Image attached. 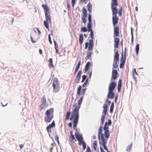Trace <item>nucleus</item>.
<instances>
[{
  "label": "nucleus",
  "instance_id": "1",
  "mask_svg": "<svg viewBox=\"0 0 152 152\" xmlns=\"http://www.w3.org/2000/svg\"><path fill=\"white\" fill-rule=\"evenodd\" d=\"M70 108L66 113L65 118L66 120H68L69 119L70 121H72L79 116V115L78 113L77 108H75V109H73L72 112L70 111Z\"/></svg>",
  "mask_w": 152,
  "mask_h": 152
},
{
  "label": "nucleus",
  "instance_id": "2",
  "mask_svg": "<svg viewBox=\"0 0 152 152\" xmlns=\"http://www.w3.org/2000/svg\"><path fill=\"white\" fill-rule=\"evenodd\" d=\"M113 37H116L114 39V49L118 48L119 46L120 39L117 37L119 34V28L118 26H116L114 28Z\"/></svg>",
  "mask_w": 152,
  "mask_h": 152
},
{
  "label": "nucleus",
  "instance_id": "3",
  "mask_svg": "<svg viewBox=\"0 0 152 152\" xmlns=\"http://www.w3.org/2000/svg\"><path fill=\"white\" fill-rule=\"evenodd\" d=\"M54 108H51L47 110L45 113L46 116L44 118V120L46 122L50 123L53 118Z\"/></svg>",
  "mask_w": 152,
  "mask_h": 152
},
{
  "label": "nucleus",
  "instance_id": "4",
  "mask_svg": "<svg viewBox=\"0 0 152 152\" xmlns=\"http://www.w3.org/2000/svg\"><path fill=\"white\" fill-rule=\"evenodd\" d=\"M42 6L45 13V20L49 21V23H51V18L50 13L49 9L46 4H42Z\"/></svg>",
  "mask_w": 152,
  "mask_h": 152
},
{
  "label": "nucleus",
  "instance_id": "5",
  "mask_svg": "<svg viewBox=\"0 0 152 152\" xmlns=\"http://www.w3.org/2000/svg\"><path fill=\"white\" fill-rule=\"evenodd\" d=\"M114 54L113 62V69H117L118 67V62L119 61V54L118 49H114Z\"/></svg>",
  "mask_w": 152,
  "mask_h": 152
},
{
  "label": "nucleus",
  "instance_id": "6",
  "mask_svg": "<svg viewBox=\"0 0 152 152\" xmlns=\"http://www.w3.org/2000/svg\"><path fill=\"white\" fill-rule=\"evenodd\" d=\"M118 0H111V8L112 11V15L117 14L118 9L117 7L118 6Z\"/></svg>",
  "mask_w": 152,
  "mask_h": 152
},
{
  "label": "nucleus",
  "instance_id": "7",
  "mask_svg": "<svg viewBox=\"0 0 152 152\" xmlns=\"http://www.w3.org/2000/svg\"><path fill=\"white\" fill-rule=\"evenodd\" d=\"M52 84L53 87V92L57 93L60 90V87L59 86V81L57 78L55 77L54 78Z\"/></svg>",
  "mask_w": 152,
  "mask_h": 152
},
{
  "label": "nucleus",
  "instance_id": "8",
  "mask_svg": "<svg viewBox=\"0 0 152 152\" xmlns=\"http://www.w3.org/2000/svg\"><path fill=\"white\" fill-rule=\"evenodd\" d=\"M82 86L81 85H80L78 86L77 89V93L76 96V99H77L79 97L78 96H80V94H82L84 95L85 91L86 90V88H83L82 89Z\"/></svg>",
  "mask_w": 152,
  "mask_h": 152
},
{
  "label": "nucleus",
  "instance_id": "9",
  "mask_svg": "<svg viewBox=\"0 0 152 152\" xmlns=\"http://www.w3.org/2000/svg\"><path fill=\"white\" fill-rule=\"evenodd\" d=\"M82 12L83 15H82L81 20L84 24H85L86 22V18L88 14L86 9L83 7L82 9Z\"/></svg>",
  "mask_w": 152,
  "mask_h": 152
},
{
  "label": "nucleus",
  "instance_id": "10",
  "mask_svg": "<svg viewBox=\"0 0 152 152\" xmlns=\"http://www.w3.org/2000/svg\"><path fill=\"white\" fill-rule=\"evenodd\" d=\"M41 104L39 106V108L40 110L44 109L45 107L47 106L46 99L45 96H43V97L41 99Z\"/></svg>",
  "mask_w": 152,
  "mask_h": 152
},
{
  "label": "nucleus",
  "instance_id": "11",
  "mask_svg": "<svg viewBox=\"0 0 152 152\" xmlns=\"http://www.w3.org/2000/svg\"><path fill=\"white\" fill-rule=\"evenodd\" d=\"M118 72L116 69H113L112 72V76L110 79V81L115 80L118 78Z\"/></svg>",
  "mask_w": 152,
  "mask_h": 152
},
{
  "label": "nucleus",
  "instance_id": "12",
  "mask_svg": "<svg viewBox=\"0 0 152 152\" xmlns=\"http://www.w3.org/2000/svg\"><path fill=\"white\" fill-rule=\"evenodd\" d=\"M116 85L117 84L113 80L110 81V82L109 85L108 90L114 91Z\"/></svg>",
  "mask_w": 152,
  "mask_h": 152
},
{
  "label": "nucleus",
  "instance_id": "13",
  "mask_svg": "<svg viewBox=\"0 0 152 152\" xmlns=\"http://www.w3.org/2000/svg\"><path fill=\"white\" fill-rule=\"evenodd\" d=\"M117 15L114 14L113 15H112V23L114 27H115V26L117 24L118 21V18L117 16Z\"/></svg>",
  "mask_w": 152,
  "mask_h": 152
},
{
  "label": "nucleus",
  "instance_id": "14",
  "mask_svg": "<svg viewBox=\"0 0 152 152\" xmlns=\"http://www.w3.org/2000/svg\"><path fill=\"white\" fill-rule=\"evenodd\" d=\"M103 110L102 111V115L101 117L105 118L108 111V105L106 104H104L103 106Z\"/></svg>",
  "mask_w": 152,
  "mask_h": 152
},
{
  "label": "nucleus",
  "instance_id": "15",
  "mask_svg": "<svg viewBox=\"0 0 152 152\" xmlns=\"http://www.w3.org/2000/svg\"><path fill=\"white\" fill-rule=\"evenodd\" d=\"M114 91L108 90V93L107 96V98L108 99H113L115 96Z\"/></svg>",
  "mask_w": 152,
  "mask_h": 152
},
{
  "label": "nucleus",
  "instance_id": "16",
  "mask_svg": "<svg viewBox=\"0 0 152 152\" xmlns=\"http://www.w3.org/2000/svg\"><path fill=\"white\" fill-rule=\"evenodd\" d=\"M79 116H78L73 120L72 122L73 123V128L74 129H77V126L78 122Z\"/></svg>",
  "mask_w": 152,
  "mask_h": 152
},
{
  "label": "nucleus",
  "instance_id": "17",
  "mask_svg": "<svg viewBox=\"0 0 152 152\" xmlns=\"http://www.w3.org/2000/svg\"><path fill=\"white\" fill-rule=\"evenodd\" d=\"M91 66H93V65L91 64V63L90 61L87 62L85 66L84 69V73H85L87 71H88L89 69V67Z\"/></svg>",
  "mask_w": 152,
  "mask_h": 152
},
{
  "label": "nucleus",
  "instance_id": "18",
  "mask_svg": "<svg viewBox=\"0 0 152 152\" xmlns=\"http://www.w3.org/2000/svg\"><path fill=\"white\" fill-rule=\"evenodd\" d=\"M103 126H100V127L98 129V139L99 140V142L100 144H101V142L100 141V136H101L102 135V128Z\"/></svg>",
  "mask_w": 152,
  "mask_h": 152
},
{
  "label": "nucleus",
  "instance_id": "19",
  "mask_svg": "<svg viewBox=\"0 0 152 152\" xmlns=\"http://www.w3.org/2000/svg\"><path fill=\"white\" fill-rule=\"evenodd\" d=\"M92 51H89L87 50V55L85 57V59H89L91 60V56L92 54Z\"/></svg>",
  "mask_w": 152,
  "mask_h": 152
},
{
  "label": "nucleus",
  "instance_id": "20",
  "mask_svg": "<svg viewBox=\"0 0 152 152\" xmlns=\"http://www.w3.org/2000/svg\"><path fill=\"white\" fill-rule=\"evenodd\" d=\"M100 137L102 140L101 143L102 145H106L108 138L105 137L104 138L103 136Z\"/></svg>",
  "mask_w": 152,
  "mask_h": 152
},
{
  "label": "nucleus",
  "instance_id": "21",
  "mask_svg": "<svg viewBox=\"0 0 152 152\" xmlns=\"http://www.w3.org/2000/svg\"><path fill=\"white\" fill-rule=\"evenodd\" d=\"M126 59V56H124L123 50L121 54V57L120 59V63L125 64Z\"/></svg>",
  "mask_w": 152,
  "mask_h": 152
},
{
  "label": "nucleus",
  "instance_id": "22",
  "mask_svg": "<svg viewBox=\"0 0 152 152\" xmlns=\"http://www.w3.org/2000/svg\"><path fill=\"white\" fill-rule=\"evenodd\" d=\"M104 132V134L102 133V135L101 136H103L105 138H108L110 136V133L109 130L108 131H105Z\"/></svg>",
  "mask_w": 152,
  "mask_h": 152
},
{
  "label": "nucleus",
  "instance_id": "23",
  "mask_svg": "<svg viewBox=\"0 0 152 152\" xmlns=\"http://www.w3.org/2000/svg\"><path fill=\"white\" fill-rule=\"evenodd\" d=\"M83 40L84 39L83 35L82 34H79V41L80 46H81L83 41Z\"/></svg>",
  "mask_w": 152,
  "mask_h": 152
},
{
  "label": "nucleus",
  "instance_id": "24",
  "mask_svg": "<svg viewBox=\"0 0 152 152\" xmlns=\"http://www.w3.org/2000/svg\"><path fill=\"white\" fill-rule=\"evenodd\" d=\"M70 136L69 137V140L70 142H72V140L75 139L74 135L73 134V131H70Z\"/></svg>",
  "mask_w": 152,
  "mask_h": 152
},
{
  "label": "nucleus",
  "instance_id": "25",
  "mask_svg": "<svg viewBox=\"0 0 152 152\" xmlns=\"http://www.w3.org/2000/svg\"><path fill=\"white\" fill-rule=\"evenodd\" d=\"M88 44H89V48H92L93 50L94 44L93 39H89V42H88Z\"/></svg>",
  "mask_w": 152,
  "mask_h": 152
},
{
  "label": "nucleus",
  "instance_id": "26",
  "mask_svg": "<svg viewBox=\"0 0 152 152\" xmlns=\"http://www.w3.org/2000/svg\"><path fill=\"white\" fill-rule=\"evenodd\" d=\"M92 23H88L87 24V31L89 32L90 31H92L93 30L92 28Z\"/></svg>",
  "mask_w": 152,
  "mask_h": 152
},
{
  "label": "nucleus",
  "instance_id": "27",
  "mask_svg": "<svg viewBox=\"0 0 152 152\" xmlns=\"http://www.w3.org/2000/svg\"><path fill=\"white\" fill-rule=\"evenodd\" d=\"M75 137L77 140V138L79 140H83V136L82 134H80L79 133H78V135H77L76 133H75Z\"/></svg>",
  "mask_w": 152,
  "mask_h": 152
},
{
  "label": "nucleus",
  "instance_id": "28",
  "mask_svg": "<svg viewBox=\"0 0 152 152\" xmlns=\"http://www.w3.org/2000/svg\"><path fill=\"white\" fill-rule=\"evenodd\" d=\"M87 10L89 11L90 13H91L92 12V5L90 3H88L87 6Z\"/></svg>",
  "mask_w": 152,
  "mask_h": 152
},
{
  "label": "nucleus",
  "instance_id": "29",
  "mask_svg": "<svg viewBox=\"0 0 152 152\" xmlns=\"http://www.w3.org/2000/svg\"><path fill=\"white\" fill-rule=\"evenodd\" d=\"M46 130L48 132V134L50 137L53 140V138L52 137H51L50 135V133H51L52 132L51 128L48 126L46 128Z\"/></svg>",
  "mask_w": 152,
  "mask_h": 152
},
{
  "label": "nucleus",
  "instance_id": "30",
  "mask_svg": "<svg viewBox=\"0 0 152 152\" xmlns=\"http://www.w3.org/2000/svg\"><path fill=\"white\" fill-rule=\"evenodd\" d=\"M49 21L45 20L44 21V24L45 27L49 30Z\"/></svg>",
  "mask_w": 152,
  "mask_h": 152
},
{
  "label": "nucleus",
  "instance_id": "31",
  "mask_svg": "<svg viewBox=\"0 0 152 152\" xmlns=\"http://www.w3.org/2000/svg\"><path fill=\"white\" fill-rule=\"evenodd\" d=\"M88 48V50L89 51H93L92 48H89V44H88V42H86L85 43V49H86Z\"/></svg>",
  "mask_w": 152,
  "mask_h": 152
},
{
  "label": "nucleus",
  "instance_id": "32",
  "mask_svg": "<svg viewBox=\"0 0 152 152\" xmlns=\"http://www.w3.org/2000/svg\"><path fill=\"white\" fill-rule=\"evenodd\" d=\"M131 43L133 44L134 42V36L133 33V29L132 27H131Z\"/></svg>",
  "mask_w": 152,
  "mask_h": 152
},
{
  "label": "nucleus",
  "instance_id": "33",
  "mask_svg": "<svg viewBox=\"0 0 152 152\" xmlns=\"http://www.w3.org/2000/svg\"><path fill=\"white\" fill-rule=\"evenodd\" d=\"M81 77V76L77 75L76 78L75 79V81L77 83H78L79 82V81L80 80Z\"/></svg>",
  "mask_w": 152,
  "mask_h": 152
},
{
  "label": "nucleus",
  "instance_id": "34",
  "mask_svg": "<svg viewBox=\"0 0 152 152\" xmlns=\"http://www.w3.org/2000/svg\"><path fill=\"white\" fill-rule=\"evenodd\" d=\"M139 50V44H137L136 45L135 47V52L136 55H138Z\"/></svg>",
  "mask_w": 152,
  "mask_h": 152
},
{
  "label": "nucleus",
  "instance_id": "35",
  "mask_svg": "<svg viewBox=\"0 0 152 152\" xmlns=\"http://www.w3.org/2000/svg\"><path fill=\"white\" fill-rule=\"evenodd\" d=\"M114 102H112L110 105V113H112L113 112V110L114 107Z\"/></svg>",
  "mask_w": 152,
  "mask_h": 152
},
{
  "label": "nucleus",
  "instance_id": "36",
  "mask_svg": "<svg viewBox=\"0 0 152 152\" xmlns=\"http://www.w3.org/2000/svg\"><path fill=\"white\" fill-rule=\"evenodd\" d=\"M73 107H75L74 109H75V108H77V111H78V114H79V110L80 107V106L78 105V106L77 105V104L76 103H74L73 105Z\"/></svg>",
  "mask_w": 152,
  "mask_h": 152
},
{
  "label": "nucleus",
  "instance_id": "37",
  "mask_svg": "<svg viewBox=\"0 0 152 152\" xmlns=\"http://www.w3.org/2000/svg\"><path fill=\"white\" fill-rule=\"evenodd\" d=\"M83 96H81L79 99L78 100V105L80 106L83 100Z\"/></svg>",
  "mask_w": 152,
  "mask_h": 152
},
{
  "label": "nucleus",
  "instance_id": "38",
  "mask_svg": "<svg viewBox=\"0 0 152 152\" xmlns=\"http://www.w3.org/2000/svg\"><path fill=\"white\" fill-rule=\"evenodd\" d=\"M122 6H121L119 9L118 11V13L119 16H121L122 15Z\"/></svg>",
  "mask_w": 152,
  "mask_h": 152
},
{
  "label": "nucleus",
  "instance_id": "39",
  "mask_svg": "<svg viewBox=\"0 0 152 152\" xmlns=\"http://www.w3.org/2000/svg\"><path fill=\"white\" fill-rule=\"evenodd\" d=\"M87 31V27L85 26L81 27L80 28V31L81 32H85Z\"/></svg>",
  "mask_w": 152,
  "mask_h": 152
},
{
  "label": "nucleus",
  "instance_id": "40",
  "mask_svg": "<svg viewBox=\"0 0 152 152\" xmlns=\"http://www.w3.org/2000/svg\"><path fill=\"white\" fill-rule=\"evenodd\" d=\"M132 142L129 145L126 147V151H129L132 148Z\"/></svg>",
  "mask_w": 152,
  "mask_h": 152
},
{
  "label": "nucleus",
  "instance_id": "41",
  "mask_svg": "<svg viewBox=\"0 0 152 152\" xmlns=\"http://www.w3.org/2000/svg\"><path fill=\"white\" fill-rule=\"evenodd\" d=\"M87 76L86 75H83L82 76V80L81 82L83 83L87 79Z\"/></svg>",
  "mask_w": 152,
  "mask_h": 152
},
{
  "label": "nucleus",
  "instance_id": "42",
  "mask_svg": "<svg viewBox=\"0 0 152 152\" xmlns=\"http://www.w3.org/2000/svg\"><path fill=\"white\" fill-rule=\"evenodd\" d=\"M77 140L78 141V144L80 145H83L86 143V142H84L83 140H79V139H78L77 138Z\"/></svg>",
  "mask_w": 152,
  "mask_h": 152
},
{
  "label": "nucleus",
  "instance_id": "43",
  "mask_svg": "<svg viewBox=\"0 0 152 152\" xmlns=\"http://www.w3.org/2000/svg\"><path fill=\"white\" fill-rule=\"evenodd\" d=\"M49 62L50 65V66L51 67H53L54 66L53 63V59L52 58H51L49 59Z\"/></svg>",
  "mask_w": 152,
  "mask_h": 152
},
{
  "label": "nucleus",
  "instance_id": "44",
  "mask_svg": "<svg viewBox=\"0 0 152 152\" xmlns=\"http://www.w3.org/2000/svg\"><path fill=\"white\" fill-rule=\"evenodd\" d=\"M88 23H92V16L90 13L88 14Z\"/></svg>",
  "mask_w": 152,
  "mask_h": 152
},
{
  "label": "nucleus",
  "instance_id": "45",
  "mask_svg": "<svg viewBox=\"0 0 152 152\" xmlns=\"http://www.w3.org/2000/svg\"><path fill=\"white\" fill-rule=\"evenodd\" d=\"M88 78L86 79L85 80L84 83L83 84L82 86L83 87H84L87 85L88 83Z\"/></svg>",
  "mask_w": 152,
  "mask_h": 152
},
{
  "label": "nucleus",
  "instance_id": "46",
  "mask_svg": "<svg viewBox=\"0 0 152 152\" xmlns=\"http://www.w3.org/2000/svg\"><path fill=\"white\" fill-rule=\"evenodd\" d=\"M105 118L101 117L100 126H102L104 124V121Z\"/></svg>",
  "mask_w": 152,
  "mask_h": 152
},
{
  "label": "nucleus",
  "instance_id": "47",
  "mask_svg": "<svg viewBox=\"0 0 152 152\" xmlns=\"http://www.w3.org/2000/svg\"><path fill=\"white\" fill-rule=\"evenodd\" d=\"M90 34H89V36H90V37H91V39H93L94 38V32H93V31H90Z\"/></svg>",
  "mask_w": 152,
  "mask_h": 152
},
{
  "label": "nucleus",
  "instance_id": "48",
  "mask_svg": "<svg viewBox=\"0 0 152 152\" xmlns=\"http://www.w3.org/2000/svg\"><path fill=\"white\" fill-rule=\"evenodd\" d=\"M122 86V80L120 78L118 82V86Z\"/></svg>",
  "mask_w": 152,
  "mask_h": 152
},
{
  "label": "nucleus",
  "instance_id": "49",
  "mask_svg": "<svg viewBox=\"0 0 152 152\" xmlns=\"http://www.w3.org/2000/svg\"><path fill=\"white\" fill-rule=\"evenodd\" d=\"M109 126H106V125L104 126L103 128V129L104 131H108L109 130Z\"/></svg>",
  "mask_w": 152,
  "mask_h": 152
},
{
  "label": "nucleus",
  "instance_id": "50",
  "mask_svg": "<svg viewBox=\"0 0 152 152\" xmlns=\"http://www.w3.org/2000/svg\"><path fill=\"white\" fill-rule=\"evenodd\" d=\"M53 42L54 44V48H58V46L57 44V43L56 41L53 39Z\"/></svg>",
  "mask_w": 152,
  "mask_h": 152
},
{
  "label": "nucleus",
  "instance_id": "51",
  "mask_svg": "<svg viewBox=\"0 0 152 152\" xmlns=\"http://www.w3.org/2000/svg\"><path fill=\"white\" fill-rule=\"evenodd\" d=\"M48 39L50 43V44H52V42L51 41V38L50 37V34H49L48 35Z\"/></svg>",
  "mask_w": 152,
  "mask_h": 152
},
{
  "label": "nucleus",
  "instance_id": "52",
  "mask_svg": "<svg viewBox=\"0 0 152 152\" xmlns=\"http://www.w3.org/2000/svg\"><path fill=\"white\" fill-rule=\"evenodd\" d=\"M80 65H81V60H80V61H79L78 62L75 68L79 69Z\"/></svg>",
  "mask_w": 152,
  "mask_h": 152
},
{
  "label": "nucleus",
  "instance_id": "53",
  "mask_svg": "<svg viewBox=\"0 0 152 152\" xmlns=\"http://www.w3.org/2000/svg\"><path fill=\"white\" fill-rule=\"evenodd\" d=\"M85 152H91V148L89 146H87L86 150Z\"/></svg>",
  "mask_w": 152,
  "mask_h": 152
},
{
  "label": "nucleus",
  "instance_id": "54",
  "mask_svg": "<svg viewBox=\"0 0 152 152\" xmlns=\"http://www.w3.org/2000/svg\"><path fill=\"white\" fill-rule=\"evenodd\" d=\"M102 146H103L104 149L105 150H106L107 151L108 150V148L107 146L106 145H102Z\"/></svg>",
  "mask_w": 152,
  "mask_h": 152
},
{
  "label": "nucleus",
  "instance_id": "55",
  "mask_svg": "<svg viewBox=\"0 0 152 152\" xmlns=\"http://www.w3.org/2000/svg\"><path fill=\"white\" fill-rule=\"evenodd\" d=\"M82 147L83 150H84L86 147V143L82 145Z\"/></svg>",
  "mask_w": 152,
  "mask_h": 152
},
{
  "label": "nucleus",
  "instance_id": "56",
  "mask_svg": "<svg viewBox=\"0 0 152 152\" xmlns=\"http://www.w3.org/2000/svg\"><path fill=\"white\" fill-rule=\"evenodd\" d=\"M97 146V141L95 140L93 142V147H96Z\"/></svg>",
  "mask_w": 152,
  "mask_h": 152
},
{
  "label": "nucleus",
  "instance_id": "57",
  "mask_svg": "<svg viewBox=\"0 0 152 152\" xmlns=\"http://www.w3.org/2000/svg\"><path fill=\"white\" fill-rule=\"evenodd\" d=\"M132 75L133 77L134 78V80L135 81V83H136L137 81H136V77L135 76L134 74V72H133Z\"/></svg>",
  "mask_w": 152,
  "mask_h": 152
},
{
  "label": "nucleus",
  "instance_id": "58",
  "mask_svg": "<svg viewBox=\"0 0 152 152\" xmlns=\"http://www.w3.org/2000/svg\"><path fill=\"white\" fill-rule=\"evenodd\" d=\"M121 87L122 86H118L117 90H118V92H120Z\"/></svg>",
  "mask_w": 152,
  "mask_h": 152
},
{
  "label": "nucleus",
  "instance_id": "59",
  "mask_svg": "<svg viewBox=\"0 0 152 152\" xmlns=\"http://www.w3.org/2000/svg\"><path fill=\"white\" fill-rule=\"evenodd\" d=\"M92 71L91 70V71L90 72L89 74V76L88 79H90L92 75Z\"/></svg>",
  "mask_w": 152,
  "mask_h": 152
},
{
  "label": "nucleus",
  "instance_id": "60",
  "mask_svg": "<svg viewBox=\"0 0 152 152\" xmlns=\"http://www.w3.org/2000/svg\"><path fill=\"white\" fill-rule=\"evenodd\" d=\"M107 99H108L107 98V99H106V103H107L109 105L111 103V101L110 100H108Z\"/></svg>",
  "mask_w": 152,
  "mask_h": 152
},
{
  "label": "nucleus",
  "instance_id": "61",
  "mask_svg": "<svg viewBox=\"0 0 152 152\" xmlns=\"http://www.w3.org/2000/svg\"><path fill=\"white\" fill-rule=\"evenodd\" d=\"M67 2H68V3L67 4V8L68 10H69V9L70 8V5L68 3V0H67Z\"/></svg>",
  "mask_w": 152,
  "mask_h": 152
},
{
  "label": "nucleus",
  "instance_id": "62",
  "mask_svg": "<svg viewBox=\"0 0 152 152\" xmlns=\"http://www.w3.org/2000/svg\"><path fill=\"white\" fill-rule=\"evenodd\" d=\"M125 64L120 63V68H122L124 67V65Z\"/></svg>",
  "mask_w": 152,
  "mask_h": 152
},
{
  "label": "nucleus",
  "instance_id": "63",
  "mask_svg": "<svg viewBox=\"0 0 152 152\" xmlns=\"http://www.w3.org/2000/svg\"><path fill=\"white\" fill-rule=\"evenodd\" d=\"M48 126L51 128H53V127H55V126L54 125H53V124H52L51 123L49 124V125Z\"/></svg>",
  "mask_w": 152,
  "mask_h": 152
},
{
  "label": "nucleus",
  "instance_id": "64",
  "mask_svg": "<svg viewBox=\"0 0 152 152\" xmlns=\"http://www.w3.org/2000/svg\"><path fill=\"white\" fill-rule=\"evenodd\" d=\"M118 95L117 94L115 96V99H114V101L115 102H116L117 100V99H118Z\"/></svg>",
  "mask_w": 152,
  "mask_h": 152
}]
</instances>
